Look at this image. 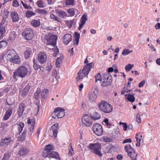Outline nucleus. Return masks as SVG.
<instances>
[{
    "instance_id": "1",
    "label": "nucleus",
    "mask_w": 160,
    "mask_h": 160,
    "mask_svg": "<svg viewBox=\"0 0 160 160\" xmlns=\"http://www.w3.org/2000/svg\"><path fill=\"white\" fill-rule=\"evenodd\" d=\"M54 149L53 145L51 144L47 145L43 154V156L45 158L50 157L60 160V158L59 154L57 152L53 151V150Z\"/></svg>"
},
{
    "instance_id": "2",
    "label": "nucleus",
    "mask_w": 160,
    "mask_h": 160,
    "mask_svg": "<svg viewBox=\"0 0 160 160\" xmlns=\"http://www.w3.org/2000/svg\"><path fill=\"white\" fill-rule=\"evenodd\" d=\"M98 106L100 110L105 113H109L112 110V106L104 100H102Z\"/></svg>"
},
{
    "instance_id": "3",
    "label": "nucleus",
    "mask_w": 160,
    "mask_h": 160,
    "mask_svg": "<svg viewBox=\"0 0 160 160\" xmlns=\"http://www.w3.org/2000/svg\"><path fill=\"white\" fill-rule=\"evenodd\" d=\"M44 38L48 42L46 46L47 48L50 49L48 47L50 45H52L53 47L56 45L57 39V37L56 36L51 33H48L44 35Z\"/></svg>"
},
{
    "instance_id": "4",
    "label": "nucleus",
    "mask_w": 160,
    "mask_h": 160,
    "mask_svg": "<svg viewBox=\"0 0 160 160\" xmlns=\"http://www.w3.org/2000/svg\"><path fill=\"white\" fill-rule=\"evenodd\" d=\"M27 73L28 70L25 66H21L13 72V78H16L18 77L23 78L25 77Z\"/></svg>"
},
{
    "instance_id": "5",
    "label": "nucleus",
    "mask_w": 160,
    "mask_h": 160,
    "mask_svg": "<svg viewBox=\"0 0 160 160\" xmlns=\"http://www.w3.org/2000/svg\"><path fill=\"white\" fill-rule=\"evenodd\" d=\"M91 152L100 157L102 156L101 152V147L98 143H90L88 147Z\"/></svg>"
},
{
    "instance_id": "6",
    "label": "nucleus",
    "mask_w": 160,
    "mask_h": 160,
    "mask_svg": "<svg viewBox=\"0 0 160 160\" xmlns=\"http://www.w3.org/2000/svg\"><path fill=\"white\" fill-rule=\"evenodd\" d=\"M65 110L60 107L55 108L52 115V117L55 119L62 118L65 115Z\"/></svg>"
},
{
    "instance_id": "7",
    "label": "nucleus",
    "mask_w": 160,
    "mask_h": 160,
    "mask_svg": "<svg viewBox=\"0 0 160 160\" xmlns=\"http://www.w3.org/2000/svg\"><path fill=\"white\" fill-rule=\"evenodd\" d=\"M90 70L86 66H84L82 70H80L78 72V76L77 77L78 82H80L83 79V77L87 76L89 73Z\"/></svg>"
},
{
    "instance_id": "8",
    "label": "nucleus",
    "mask_w": 160,
    "mask_h": 160,
    "mask_svg": "<svg viewBox=\"0 0 160 160\" xmlns=\"http://www.w3.org/2000/svg\"><path fill=\"white\" fill-rule=\"evenodd\" d=\"M112 82V77L108 73H104L103 80L101 81V85L103 87L107 86L111 84Z\"/></svg>"
},
{
    "instance_id": "9",
    "label": "nucleus",
    "mask_w": 160,
    "mask_h": 160,
    "mask_svg": "<svg viewBox=\"0 0 160 160\" xmlns=\"http://www.w3.org/2000/svg\"><path fill=\"white\" fill-rule=\"evenodd\" d=\"M82 122L85 126L89 127L92 123V118L89 115L85 114L82 117Z\"/></svg>"
},
{
    "instance_id": "10",
    "label": "nucleus",
    "mask_w": 160,
    "mask_h": 160,
    "mask_svg": "<svg viewBox=\"0 0 160 160\" xmlns=\"http://www.w3.org/2000/svg\"><path fill=\"white\" fill-rule=\"evenodd\" d=\"M33 33L32 30L30 28H28L24 30L22 35L26 40H28L32 39Z\"/></svg>"
},
{
    "instance_id": "11",
    "label": "nucleus",
    "mask_w": 160,
    "mask_h": 160,
    "mask_svg": "<svg viewBox=\"0 0 160 160\" xmlns=\"http://www.w3.org/2000/svg\"><path fill=\"white\" fill-rule=\"evenodd\" d=\"M92 130L94 133L98 136H100L103 133V130L101 125L99 123L93 125Z\"/></svg>"
},
{
    "instance_id": "12",
    "label": "nucleus",
    "mask_w": 160,
    "mask_h": 160,
    "mask_svg": "<svg viewBox=\"0 0 160 160\" xmlns=\"http://www.w3.org/2000/svg\"><path fill=\"white\" fill-rule=\"evenodd\" d=\"M13 142V140L11 138H5L2 139L0 142V145L2 147H3L5 145L8 146L12 143Z\"/></svg>"
},
{
    "instance_id": "13",
    "label": "nucleus",
    "mask_w": 160,
    "mask_h": 160,
    "mask_svg": "<svg viewBox=\"0 0 160 160\" xmlns=\"http://www.w3.org/2000/svg\"><path fill=\"white\" fill-rule=\"evenodd\" d=\"M38 60L41 63H44L47 61L46 54L43 52H40L38 55Z\"/></svg>"
},
{
    "instance_id": "14",
    "label": "nucleus",
    "mask_w": 160,
    "mask_h": 160,
    "mask_svg": "<svg viewBox=\"0 0 160 160\" xmlns=\"http://www.w3.org/2000/svg\"><path fill=\"white\" fill-rule=\"evenodd\" d=\"M29 152V150L28 148L25 146L21 147L18 152V155L20 156H22L28 154Z\"/></svg>"
},
{
    "instance_id": "15",
    "label": "nucleus",
    "mask_w": 160,
    "mask_h": 160,
    "mask_svg": "<svg viewBox=\"0 0 160 160\" xmlns=\"http://www.w3.org/2000/svg\"><path fill=\"white\" fill-rule=\"evenodd\" d=\"M16 53L15 51L13 49L8 50L6 53L7 60H10L12 58V57L16 55Z\"/></svg>"
},
{
    "instance_id": "16",
    "label": "nucleus",
    "mask_w": 160,
    "mask_h": 160,
    "mask_svg": "<svg viewBox=\"0 0 160 160\" xmlns=\"http://www.w3.org/2000/svg\"><path fill=\"white\" fill-rule=\"evenodd\" d=\"M25 106V104L21 102L19 104L18 112V116L19 117H21L24 111Z\"/></svg>"
},
{
    "instance_id": "17",
    "label": "nucleus",
    "mask_w": 160,
    "mask_h": 160,
    "mask_svg": "<svg viewBox=\"0 0 160 160\" xmlns=\"http://www.w3.org/2000/svg\"><path fill=\"white\" fill-rule=\"evenodd\" d=\"M10 16L12 21L14 22H16L19 19V17L18 13L15 11L11 13Z\"/></svg>"
},
{
    "instance_id": "18",
    "label": "nucleus",
    "mask_w": 160,
    "mask_h": 160,
    "mask_svg": "<svg viewBox=\"0 0 160 160\" xmlns=\"http://www.w3.org/2000/svg\"><path fill=\"white\" fill-rule=\"evenodd\" d=\"M12 112V108L10 107V108L6 110L5 115L3 118V119L4 120H8L11 115Z\"/></svg>"
},
{
    "instance_id": "19",
    "label": "nucleus",
    "mask_w": 160,
    "mask_h": 160,
    "mask_svg": "<svg viewBox=\"0 0 160 160\" xmlns=\"http://www.w3.org/2000/svg\"><path fill=\"white\" fill-rule=\"evenodd\" d=\"M72 41V36L69 34H66L63 37V42L65 44H68Z\"/></svg>"
},
{
    "instance_id": "20",
    "label": "nucleus",
    "mask_w": 160,
    "mask_h": 160,
    "mask_svg": "<svg viewBox=\"0 0 160 160\" xmlns=\"http://www.w3.org/2000/svg\"><path fill=\"white\" fill-rule=\"evenodd\" d=\"M27 131L26 129H24L23 132L19 134V136L17 137V141H23L26 138Z\"/></svg>"
},
{
    "instance_id": "21",
    "label": "nucleus",
    "mask_w": 160,
    "mask_h": 160,
    "mask_svg": "<svg viewBox=\"0 0 160 160\" xmlns=\"http://www.w3.org/2000/svg\"><path fill=\"white\" fill-rule=\"evenodd\" d=\"M58 125L57 123H55L52 125L51 127V129L52 130L53 136L56 138L57 136V134L58 128Z\"/></svg>"
},
{
    "instance_id": "22",
    "label": "nucleus",
    "mask_w": 160,
    "mask_h": 160,
    "mask_svg": "<svg viewBox=\"0 0 160 160\" xmlns=\"http://www.w3.org/2000/svg\"><path fill=\"white\" fill-rule=\"evenodd\" d=\"M128 154V156L130 157L132 160H136L138 154L135 152V151L132 152H129Z\"/></svg>"
},
{
    "instance_id": "23",
    "label": "nucleus",
    "mask_w": 160,
    "mask_h": 160,
    "mask_svg": "<svg viewBox=\"0 0 160 160\" xmlns=\"http://www.w3.org/2000/svg\"><path fill=\"white\" fill-rule=\"evenodd\" d=\"M11 62L16 64H19L20 62L19 57L16 55L9 60Z\"/></svg>"
},
{
    "instance_id": "24",
    "label": "nucleus",
    "mask_w": 160,
    "mask_h": 160,
    "mask_svg": "<svg viewBox=\"0 0 160 160\" xmlns=\"http://www.w3.org/2000/svg\"><path fill=\"white\" fill-rule=\"evenodd\" d=\"M57 13L62 18H65L68 16L67 13L64 11H57Z\"/></svg>"
},
{
    "instance_id": "25",
    "label": "nucleus",
    "mask_w": 160,
    "mask_h": 160,
    "mask_svg": "<svg viewBox=\"0 0 160 160\" xmlns=\"http://www.w3.org/2000/svg\"><path fill=\"white\" fill-rule=\"evenodd\" d=\"M32 52V51L30 48H27L26 50L24 52V57L26 59H28L30 56Z\"/></svg>"
},
{
    "instance_id": "26",
    "label": "nucleus",
    "mask_w": 160,
    "mask_h": 160,
    "mask_svg": "<svg viewBox=\"0 0 160 160\" xmlns=\"http://www.w3.org/2000/svg\"><path fill=\"white\" fill-rule=\"evenodd\" d=\"M17 125L18 126V134H19L21 133L24 127V123L21 122L19 123Z\"/></svg>"
},
{
    "instance_id": "27",
    "label": "nucleus",
    "mask_w": 160,
    "mask_h": 160,
    "mask_svg": "<svg viewBox=\"0 0 160 160\" xmlns=\"http://www.w3.org/2000/svg\"><path fill=\"white\" fill-rule=\"evenodd\" d=\"M90 116L92 119L94 120H98L101 118L100 114L96 112H94L92 115H90Z\"/></svg>"
},
{
    "instance_id": "28",
    "label": "nucleus",
    "mask_w": 160,
    "mask_h": 160,
    "mask_svg": "<svg viewBox=\"0 0 160 160\" xmlns=\"http://www.w3.org/2000/svg\"><path fill=\"white\" fill-rule=\"evenodd\" d=\"M35 125H30L28 126V135L29 136H31L33 133Z\"/></svg>"
},
{
    "instance_id": "29",
    "label": "nucleus",
    "mask_w": 160,
    "mask_h": 160,
    "mask_svg": "<svg viewBox=\"0 0 160 160\" xmlns=\"http://www.w3.org/2000/svg\"><path fill=\"white\" fill-rule=\"evenodd\" d=\"M31 25L34 27H38L39 26L40 22L39 20L34 19L31 22Z\"/></svg>"
},
{
    "instance_id": "30",
    "label": "nucleus",
    "mask_w": 160,
    "mask_h": 160,
    "mask_svg": "<svg viewBox=\"0 0 160 160\" xmlns=\"http://www.w3.org/2000/svg\"><path fill=\"white\" fill-rule=\"evenodd\" d=\"M49 90L48 89H44L41 92V96L43 98H46L48 94Z\"/></svg>"
},
{
    "instance_id": "31",
    "label": "nucleus",
    "mask_w": 160,
    "mask_h": 160,
    "mask_svg": "<svg viewBox=\"0 0 160 160\" xmlns=\"http://www.w3.org/2000/svg\"><path fill=\"white\" fill-rule=\"evenodd\" d=\"M63 59V58L62 57L57 58L56 62V66L57 67L59 68L60 67Z\"/></svg>"
},
{
    "instance_id": "32",
    "label": "nucleus",
    "mask_w": 160,
    "mask_h": 160,
    "mask_svg": "<svg viewBox=\"0 0 160 160\" xmlns=\"http://www.w3.org/2000/svg\"><path fill=\"white\" fill-rule=\"evenodd\" d=\"M29 89V87L27 85L22 91V95L23 97H25L28 94Z\"/></svg>"
},
{
    "instance_id": "33",
    "label": "nucleus",
    "mask_w": 160,
    "mask_h": 160,
    "mask_svg": "<svg viewBox=\"0 0 160 160\" xmlns=\"http://www.w3.org/2000/svg\"><path fill=\"white\" fill-rule=\"evenodd\" d=\"M88 15L87 13L84 14L82 16L80 20V22L84 24L87 20Z\"/></svg>"
},
{
    "instance_id": "34",
    "label": "nucleus",
    "mask_w": 160,
    "mask_h": 160,
    "mask_svg": "<svg viewBox=\"0 0 160 160\" xmlns=\"http://www.w3.org/2000/svg\"><path fill=\"white\" fill-rule=\"evenodd\" d=\"M125 150L128 153L129 152H132L134 151V149L131 147L129 144H127L124 147Z\"/></svg>"
},
{
    "instance_id": "35",
    "label": "nucleus",
    "mask_w": 160,
    "mask_h": 160,
    "mask_svg": "<svg viewBox=\"0 0 160 160\" xmlns=\"http://www.w3.org/2000/svg\"><path fill=\"white\" fill-rule=\"evenodd\" d=\"M6 32L5 28L3 26H0V38H3V35Z\"/></svg>"
},
{
    "instance_id": "36",
    "label": "nucleus",
    "mask_w": 160,
    "mask_h": 160,
    "mask_svg": "<svg viewBox=\"0 0 160 160\" xmlns=\"http://www.w3.org/2000/svg\"><path fill=\"white\" fill-rule=\"evenodd\" d=\"M33 67L35 70H38L39 68H40V67L36 60L35 59H33Z\"/></svg>"
},
{
    "instance_id": "37",
    "label": "nucleus",
    "mask_w": 160,
    "mask_h": 160,
    "mask_svg": "<svg viewBox=\"0 0 160 160\" xmlns=\"http://www.w3.org/2000/svg\"><path fill=\"white\" fill-rule=\"evenodd\" d=\"M88 97L90 100L92 102H93L96 99L97 95L91 93L89 94Z\"/></svg>"
},
{
    "instance_id": "38",
    "label": "nucleus",
    "mask_w": 160,
    "mask_h": 160,
    "mask_svg": "<svg viewBox=\"0 0 160 160\" xmlns=\"http://www.w3.org/2000/svg\"><path fill=\"white\" fill-rule=\"evenodd\" d=\"M75 40L76 42V44L78 45L79 42L80 34L77 32L74 33Z\"/></svg>"
},
{
    "instance_id": "39",
    "label": "nucleus",
    "mask_w": 160,
    "mask_h": 160,
    "mask_svg": "<svg viewBox=\"0 0 160 160\" xmlns=\"http://www.w3.org/2000/svg\"><path fill=\"white\" fill-rule=\"evenodd\" d=\"M35 14V13L31 11H27L25 13L26 16L28 18H29L32 16L34 15Z\"/></svg>"
},
{
    "instance_id": "40",
    "label": "nucleus",
    "mask_w": 160,
    "mask_h": 160,
    "mask_svg": "<svg viewBox=\"0 0 160 160\" xmlns=\"http://www.w3.org/2000/svg\"><path fill=\"white\" fill-rule=\"evenodd\" d=\"M8 13V11H2L0 15L2 18H7Z\"/></svg>"
},
{
    "instance_id": "41",
    "label": "nucleus",
    "mask_w": 160,
    "mask_h": 160,
    "mask_svg": "<svg viewBox=\"0 0 160 160\" xmlns=\"http://www.w3.org/2000/svg\"><path fill=\"white\" fill-rule=\"evenodd\" d=\"M127 98L129 101L131 102H133L135 101V98L133 96L130 94H128Z\"/></svg>"
},
{
    "instance_id": "42",
    "label": "nucleus",
    "mask_w": 160,
    "mask_h": 160,
    "mask_svg": "<svg viewBox=\"0 0 160 160\" xmlns=\"http://www.w3.org/2000/svg\"><path fill=\"white\" fill-rule=\"evenodd\" d=\"M95 82H96L98 81H99L101 82L102 81L101 80V75L100 73H98L95 76Z\"/></svg>"
},
{
    "instance_id": "43",
    "label": "nucleus",
    "mask_w": 160,
    "mask_h": 160,
    "mask_svg": "<svg viewBox=\"0 0 160 160\" xmlns=\"http://www.w3.org/2000/svg\"><path fill=\"white\" fill-rule=\"evenodd\" d=\"M50 17L55 21H57L58 22H60L61 21V19H60V18L55 16L53 14H50Z\"/></svg>"
},
{
    "instance_id": "44",
    "label": "nucleus",
    "mask_w": 160,
    "mask_h": 160,
    "mask_svg": "<svg viewBox=\"0 0 160 160\" xmlns=\"http://www.w3.org/2000/svg\"><path fill=\"white\" fill-rule=\"evenodd\" d=\"M104 122L107 125V126L108 128H110V126L112 125V123L109 122L108 118H105L103 121V123Z\"/></svg>"
},
{
    "instance_id": "45",
    "label": "nucleus",
    "mask_w": 160,
    "mask_h": 160,
    "mask_svg": "<svg viewBox=\"0 0 160 160\" xmlns=\"http://www.w3.org/2000/svg\"><path fill=\"white\" fill-rule=\"evenodd\" d=\"M132 52V50L130 51L129 49H124L123 50L122 54L124 56H126Z\"/></svg>"
},
{
    "instance_id": "46",
    "label": "nucleus",
    "mask_w": 160,
    "mask_h": 160,
    "mask_svg": "<svg viewBox=\"0 0 160 160\" xmlns=\"http://www.w3.org/2000/svg\"><path fill=\"white\" fill-rule=\"evenodd\" d=\"M74 21L73 19L70 21H67L66 24L68 28H70L72 27V24L74 23Z\"/></svg>"
},
{
    "instance_id": "47",
    "label": "nucleus",
    "mask_w": 160,
    "mask_h": 160,
    "mask_svg": "<svg viewBox=\"0 0 160 160\" xmlns=\"http://www.w3.org/2000/svg\"><path fill=\"white\" fill-rule=\"evenodd\" d=\"M7 45V42L6 41H2L0 42V49L4 48Z\"/></svg>"
},
{
    "instance_id": "48",
    "label": "nucleus",
    "mask_w": 160,
    "mask_h": 160,
    "mask_svg": "<svg viewBox=\"0 0 160 160\" xmlns=\"http://www.w3.org/2000/svg\"><path fill=\"white\" fill-rule=\"evenodd\" d=\"M40 91V89H39V90L38 89L34 93V97L36 100H38V99L39 98Z\"/></svg>"
},
{
    "instance_id": "49",
    "label": "nucleus",
    "mask_w": 160,
    "mask_h": 160,
    "mask_svg": "<svg viewBox=\"0 0 160 160\" xmlns=\"http://www.w3.org/2000/svg\"><path fill=\"white\" fill-rule=\"evenodd\" d=\"M10 157V155L9 153H5L3 157L2 160H9Z\"/></svg>"
},
{
    "instance_id": "50",
    "label": "nucleus",
    "mask_w": 160,
    "mask_h": 160,
    "mask_svg": "<svg viewBox=\"0 0 160 160\" xmlns=\"http://www.w3.org/2000/svg\"><path fill=\"white\" fill-rule=\"evenodd\" d=\"M27 123L28 124V126L30 125H35V120L33 119L31 120L29 118H28Z\"/></svg>"
},
{
    "instance_id": "51",
    "label": "nucleus",
    "mask_w": 160,
    "mask_h": 160,
    "mask_svg": "<svg viewBox=\"0 0 160 160\" xmlns=\"http://www.w3.org/2000/svg\"><path fill=\"white\" fill-rule=\"evenodd\" d=\"M133 67V64H129L125 67V69L126 71H129L131 70L132 68Z\"/></svg>"
},
{
    "instance_id": "52",
    "label": "nucleus",
    "mask_w": 160,
    "mask_h": 160,
    "mask_svg": "<svg viewBox=\"0 0 160 160\" xmlns=\"http://www.w3.org/2000/svg\"><path fill=\"white\" fill-rule=\"evenodd\" d=\"M16 35L15 32H12L10 35L9 39L12 40L14 39L16 37Z\"/></svg>"
},
{
    "instance_id": "53",
    "label": "nucleus",
    "mask_w": 160,
    "mask_h": 160,
    "mask_svg": "<svg viewBox=\"0 0 160 160\" xmlns=\"http://www.w3.org/2000/svg\"><path fill=\"white\" fill-rule=\"evenodd\" d=\"M66 4L67 5H73L74 3V0H66Z\"/></svg>"
},
{
    "instance_id": "54",
    "label": "nucleus",
    "mask_w": 160,
    "mask_h": 160,
    "mask_svg": "<svg viewBox=\"0 0 160 160\" xmlns=\"http://www.w3.org/2000/svg\"><path fill=\"white\" fill-rule=\"evenodd\" d=\"M136 119L137 122L138 123H140L141 122V119L140 117V115L139 113H138L136 116Z\"/></svg>"
},
{
    "instance_id": "55",
    "label": "nucleus",
    "mask_w": 160,
    "mask_h": 160,
    "mask_svg": "<svg viewBox=\"0 0 160 160\" xmlns=\"http://www.w3.org/2000/svg\"><path fill=\"white\" fill-rule=\"evenodd\" d=\"M68 155L70 156H72L73 153V149L72 147L69 148L68 149Z\"/></svg>"
},
{
    "instance_id": "56",
    "label": "nucleus",
    "mask_w": 160,
    "mask_h": 160,
    "mask_svg": "<svg viewBox=\"0 0 160 160\" xmlns=\"http://www.w3.org/2000/svg\"><path fill=\"white\" fill-rule=\"evenodd\" d=\"M103 141L104 142H111L112 141V139L110 138L105 137L103 138Z\"/></svg>"
},
{
    "instance_id": "57",
    "label": "nucleus",
    "mask_w": 160,
    "mask_h": 160,
    "mask_svg": "<svg viewBox=\"0 0 160 160\" xmlns=\"http://www.w3.org/2000/svg\"><path fill=\"white\" fill-rule=\"evenodd\" d=\"M38 6L39 7L42 8L43 6L42 1L41 0L38 1L37 2Z\"/></svg>"
},
{
    "instance_id": "58",
    "label": "nucleus",
    "mask_w": 160,
    "mask_h": 160,
    "mask_svg": "<svg viewBox=\"0 0 160 160\" xmlns=\"http://www.w3.org/2000/svg\"><path fill=\"white\" fill-rule=\"evenodd\" d=\"M98 93V88L97 87H95L93 90L92 92H91L92 93H93L96 95H97Z\"/></svg>"
},
{
    "instance_id": "59",
    "label": "nucleus",
    "mask_w": 160,
    "mask_h": 160,
    "mask_svg": "<svg viewBox=\"0 0 160 160\" xmlns=\"http://www.w3.org/2000/svg\"><path fill=\"white\" fill-rule=\"evenodd\" d=\"M19 5V4L18 1L17 0H15L13 2V6L14 7H17Z\"/></svg>"
},
{
    "instance_id": "60",
    "label": "nucleus",
    "mask_w": 160,
    "mask_h": 160,
    "mask_svg": "<svg viewBox=\"0 0 160 160\" xmlns=\"http://www.w3.org/2000/svg\"><path fill=\"white\" fill-rule=\"evenodd\" d=\"M108 148V152L109 153L112 152L113 151L114 148V147L112 146L109 147Z\"/></svg>"
},
{
    "instance_id": "61",
    "label": "nucleus",
    "mask_w": 160,
    "mask_h": 160,
    "mask_svg": "<svg viewBox=\"0 0 160 160\" xmlns=\"http://www.w3.org/2000/svg\"><path fill=\"white\" fill-rule=\"evenodd\" d=\"M132 142V140L130 138H128L124 139L123 142V143H125L128 142Z\"/></svg>"
},
{
    "instance_id": "62",
    "label": "nucleus",
    "mask_w": 160,
    "mask_h": 160,
    "mask_svg": "<svg viewBox=\"0 0 160 160\" xmlns=\"http://www.w3.org/2000/svg\"><path fill=\"white\" fill-rule=\"evenodd\" d=\"M93 65L92 63H90L89 64H86L85 66H86V67L89 69H90V70H91V68L92 67Z\"/></svg>"
},
{
    "instance_id": "63",
    "label": "nucleus",
    "mask_w": 160,
    "mask_h": 160,
    "mask_svg": "<svg viewBox=\"0 0 160 160\" xmlns=\"http://www.w3.org/2000/svg\"><path fill=\"white\" fill-rule=\"evenodd\" d=\"M145 81L143 80L142 81V82H141L139 83L138 84V87L139 88H141L145 84Z\"/></svg>"
},
{
    "instance_id": "64",
    "label": "nucleus",
    "mask_w": 160,
    "mask_h": 160,
    "mask_svg": "<svg viewBox=\"0 0 160 160\" xmlns=\"http://www.w3.org/2000/svg\"><path fill=\"white\" fill-rule=\"evenodd\" d=\"M155 28L156 29H159L160 28V23H157L155 26Z\"/></svg>"
}]
</instances>
